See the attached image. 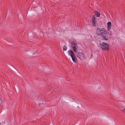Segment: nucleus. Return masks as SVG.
<instances>
[{"mask_svg": "<svg viewBox=\"0 0 125 125\" xmlns=\"http://www.w3.org/2000/svg\"><path fill=\"white\" fill-rule=\"evenodd\" d=\"M107 31L103 28L98 27L96 31V34L100 36V38L103 40H107L108 37L107 35Z\"/></svg>", "mask_w": 125, "mask_h": 125, "instance_id": "f257e3e1", "label": "nucleus"}, {"mask_svg": "<svg viewBox=\"0 0 125 125\" xmlns=\"http://www.w3.org/2000/svg\"><path fill=\"white\" fill-rule=\"evenodd\" d=\"M100 46L102 49L103 50H107L108 49V45L105 42L100 43Z\"/></svg>", "mask_w": 125, "mask_h": 125, "instance_id": "f03ea898", "label": "nucleus"}, {"mask_svg": "<svg viewBox=\"0 0 125 125\" xmlns=\"http://www.w3.org/2000/svg\"><path fill=\"white\" fill-rule=\"evenodd\" d=\"M77 56L81 60L85 59L86 58L82 52H79L77 54Z\"/></svg>", "mask_w": 125, "mask_h": 125, "instance_id": "7ed1b4c3", "label": "nucleus"}, {"mask_svg": "<svg viewBox=\"0 0 125 125\" xmlns=\"http://www.w3.org/2000/svg\"><path fill=\"white\" fill-rule=\"evenodd\" d=\"M96 19L95 16H94L92 20L93 26H94L95 25Z\"/></svg>", "mask_w": 125, "mask_h": 125, "instance_id": "20e7f679", "label": "nucleus"}, {"mask_svg": "<svg viewBox=\"0 0 125 125\" xmlns=\"http://www.w3.org/2000/svg\"><path fill=\"white\" fill-rule=\"evenodd\" d=\"M71 57L73 62L74 63H76L77 61L76 58L74 55L71 56Z\"/></svg>", "mask_w": 125, "mask_h": 125, "instance_id": "39448f33", "label": "nucleus"}, {"mask_svg": "<svg viewBox=\"0 0 125 125\" xmlns=\"http://www.w3.org/2000/svg\"><path fill=\"white\" fill-rule=\"evenodd\" d=\"M68 53L69 55H71V57L74 55L73 51L70 50L68 51Z\"/></svg>", "mask_w": 125, "mask_h": 125, "instance_id": "423d86ee", "label": "nucleus"}, {"mask_svg": "<svg viewBox=\"0 0 125 125\" xmlns=\"http://www.w3.org/2000/svg\"><path fill=\"white\" fill-rule=\"evenodd\" d=\"M111 23L110 22H109L107 23V29L108 30L111 29Z\"/></svg>", "mask_w": 125, "mask_h": 125, "instance_id": "0eeeda50", "label": "nucleus"}, {"mask_svg": "<svg viewBox=\"0 0 125 125\" xmlns=\"http://www.w3.org/2000/svg\"><path fill=\"white\" fill-rule=\"evenodd\" d=\"M77 45V44L76 42H74L73 43H71V46L73 48H75L76 47Z\"/></svg>", "mask_w": 125, "mask_h": 125, "instance_id": "6e6552de", "label": "nucleus"}, {"mask_svg": "<svg viewBox=\"0 0 125 125\" xmlns=\"http://www.w3.org/2000/svg\"><path fill=\"white\" fill-rule=\"evenodd\" d=\"M94 13L97 17H99L100 15V13L97 11L94 12Z\"/></svg>", "mask_w": 125, "mask_h": 125, "instance_id": "1a4fd4ad", "label": "nucleus"}, {"mask_svg": "<svg viewBox=\"0 0 125 125\" xmlns=\"http://www.w3.org/2000/svg\"><path fill=\"white\" fill-rule=\"evenodd\" d=\"M73 49L74 51L75 52L77 53L78 52V51L77 49L76 48V47L73 48Z\"/></svg>", "mask_w": 125, "mask_h": 125, "instance_id": "9d476101", "label": "nucleus"}, {"mask_svg": "<svg viewBox=\"0 0 125 125\" xmlns=\"http://www.w3.org/2000/svg\"><path fill=\"white\" fill-rule=\"evenodd\" d=\"M67 47L66 46H64L63 47V50H66L67 49Z\"/></svg>", "mask_w": 125, "mask_h": 125, "instance_id": "9b49d317", "label": "nucleus"}, {"mask_svg": "<svg viewBox=\"0 0 125 125\" xmlns=\"http://www.w3.org/2000/svg\"><path fill=\"white\" fill-rule=\"evenodd\" d=\"M123 110V111H124V112H125V108H124Z\"/></svg>", "mask_w": 125, "mask_h": 125, "instance_id": "f8f14e48", "label": "nucleus"}, {"mask_svg": "<svg viewBox=\"0 0 125 125\" xmlns=\"http://www.w3.org/2000/svg\"><path fill=\"white\" fill-rule=\"evenodd\" d=\"M112 32H111V33H110V34L111 35H112Z\"/></svg>", "mask_w": 125, "mask_h": 125, "instance_id": "ddd939ff", "label": "nucleus"}]
</instances>
